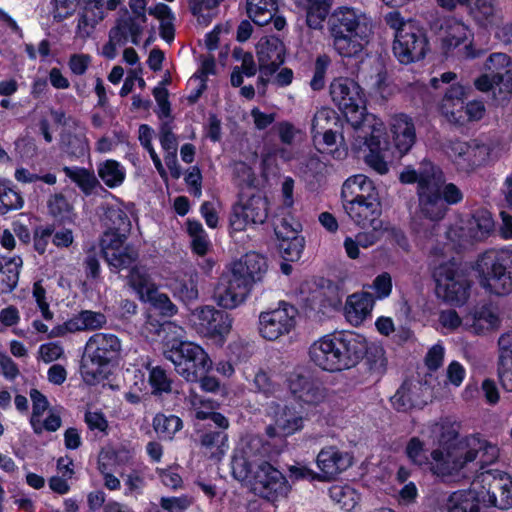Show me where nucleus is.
<instances>
[{
    "label": "nucleus",
    "mask_w": 512,
    "mask_h": 512,
    "mask_svg": "<svg viewBox=\"0 0 512 512\" xmlns=\"http://www.w3.org/2000/svg\"><path fill=\"white\" fill-rule=\"evenodd\" d=\"M421 434L435 445L427 470L443 482L459 478L470 463L484 470L500 456L499 447L484 438L470 435L458 439V431L447 419L427 423Z\"/></svg>",
    "instance_id": "obj_1"
},
{
    "label": "nucleus",
    "mask_w": 512,
    "mask_h": 512,
    "mask_svg": "<svg viewBox=\"0 0 512 512\" xmlns=\"http://www.w3.org/2000/svg\"><path fill=\"white\" fill-rule=\"evenodd\" d=\"M269 441L248 434L238 442L231 461L232 474L239 481H248L253 492L274 502L286 497L289 486L284 475L266 459L278 454Z\"/></svg>",
    "instance_id": "obj_2"
},
{
    "label": "nucleus",
    "mask_w": 512,
    "mask_h": 512,
    "mask_svg": "<svg viewBox=\"0 0 512 512\" xmlns=\"http://www.w3.org/2000/svg\"><path fill=\"white\" fill-rule=\"evenodd\" d=\"M402 183H417L418 206L413 218V226L417 232H421V219L430 222L442 220L448 210L441 197V185L444 183V175L441 169L431 161L424 159L419 168H406L400 174Z\"/></svg>",
    "instance_id": "obj_3"
},
{
    "label": "nucleus",
    "mask_w": 512,
    "mask_h": 512,
    "mask_svg": "<svg viewBox=\"0 0 512 512\" xmlns=\"http://www.w3.org/2000/svg\"><path fill=\"white\" fill-rule=\"evenodd\" d=\"M334 50L342 57H356L373 34L372 19L359 9L337 7L327 21Z\"/></svg>",
    "instance_id": "obj_4"
},
{
    "label": "nucleus",
    "mask_w": 512,
    "mask_h": 512,
    "mask_svg": "<svg viewBox=\"0 0 512 512\" xmlns=\"http://www.w3.org/2000/svg\"><path fill=\"white\" fill-rule=\"evenodd\" d=\"M367 350L365 337L356 333L327 334L309 348L313 363L327 371H342L355 367Z\"/></svg>",
    "instance_id": "obj_5"
},
{
    "label": "nucleus",
    "mask_w": 512,
    "mask_h": 512,
    "mask_svg": "<svg viewBox=\"0 0 512 512\" xmlns=\"http://www.w3.org/2000/svg\"><path fill=\"white\" fill-rule=\"evenodd\" d=\"M473 270L486 293L494 296L512 293V249L486 250L477 257Z\"/></svg>",
    "instance_id": "obj_6"
},
{
    "label": "nucleus",
    "mask_w": 512,
    "mask_h": 512,
    "mask_svg": "<svg viewBox=\"0 0 512 512\" xmlns=\"http://www.w3.org/2000/svg\"><path fill=\"white\" fill-rule=\"evenodd\" d=\"M120 339L112 333H95L87 341L81 364V375L88 384L103 378L104 369L121 353Z\"/></svg>",
    "instance_id": "obj_7"
},
{
    "label": "nucleus",
    "mask_w": 512,
    "mask_h": 512,
    "mask_svg": "<svg viewBox=\"0 0 512 512\" xmlns=\"http://www.w3.org/2000/svg\"><path fill=\"white\" fill-rule=\"evenodd\" d=\"M385 22L394 30L393 54L400 63L410 64L424 58L427 38L413 21L404 20L399 12H390Z\"/></svg>",
    "instance_id": "obj_8"
},
{
    "label": "nucleus",
    "mask_w": 512,
    "mask_h": 512,
    "mask_svg": "<svg viewBox=\"0 0 512 512\" xmlns=\"http://www.w3.org/2000/svg\"><path fill=\"white\" fill-rule=\"evenodd\" d=\"M165 359L172 362L177 374L187 382L195 383L212 368L207 352L193 342L181 341L164 349Z\"/></svg>",
    "instance_id": "obj_9"
},
{
    "label": "nucleus",
    "mask_w": 512,
    "mask_h": 512,
    "mask_svg": "<svg viewBox=\"0 0 512 512\" xmlns=\"http://www.w3.org/2000/svg\"><path fill=\"white\" fill-rule=\"evenodd\" d=\"M436 294L452 306H463L470 297L471 281L455 261L441 263L434 269Z\"/></svg>",
    "instance_id": "obj_10"
},
{
    "label": "nucleus",
    "mask_w": 512,
    "mask_h": 512,
    "mask_svg": "<svg viewBox=\"0 0 512 512\" xmlns=\"http://www.w3.org/2000/svg\"><path fill=\"white\" fill-rule=\"evenodd\" d=\"M330 95L354 130L363 126L365 118L374 117L365 114L364 95L355 81L343 77L334 79L330 84Z\"/></svg>",
    "instance_id": "obj_11"
},
{
    "label": "nucleus",
    "mask_w": 512,
    "mask_h": 512,
    "mask_svg": "<svg viewBox=\"0 0 512 512\" xmlns=\"http://www.w3.org/2000/svg\"><path fill=\"white\" fill-rule=\"evenodd\" d=\"M384 124L382 121L375 117H368L364 119L363 126L355 131V142L353 146L355 149H361L366 146L369 150L365 155L366 164L376 171L378 174H386L389 170L387 162L381 154L382 136L384 133Z\"/></svg>",
    "instance_id": "obj_12"
},
{
    "label": "nucleus",
    "mask_w": 512,
    "mask_h": 512,
    "mask_svg": "<svg viewBox=\"0 0 512 512\" xmlns=\"http://www.w3.org/2000/svg\"><path fill=\"white\" fill-rule=\"evenodd\" d=\"M484 73L474 79L475 88L487 93L499 86L512 92V58L503 52L491 53L483 64Z\"/></svg>",
    "instance_id": "obj_13"
},
{
    "label": "nucleus",
    "mask_w": 512,
    "mask_h": 512,
    "mask_svg": "<svg viewBox=\"0 0 512 512\" xmlns=\"http://www.w3.org/2000/svg\"><path fill=\"white\" fill-rule=\"evenodd\" d=\"M297 316L298 310L295 306L281 301L278 307L260 313V335L266 340L276 341L290 334L296 327Z\"/></svg>",
    "instance_id": "obj_14"
},
{
    "label": "nucleus",
    "mask_w": 512,
    "mask_h": 512,
    "mask_svg": "<svg viewBox=\"0 0 512 512\" xmlns=\"http://www.w3.org/2000/svg\"><path fill=\"white\" fill-rule=\"evenodd\" d=\"M256 54L260 71L258 81L265 86L284 63L285 46L279 38L265 36L257 43Z\"/></svg>",
    "instance_id": "obj_15"
},
{
    "label": "nucleus",
    "mask_w": 512,
    "mask_h": 512,
    "mask_svg": "<svg viewBox=\"0 0 512 512\" xmlns=\"http://www.w3.org/2000/svg\"><path fill=\"white\" fill-rule=\"evenodd\" d=\"M191 322L196 331L207 337L224 339L231 330L232 319L224 312L205 306L192 312Z\"/></svg>",
    "instance_id": "obj_16"
},
{
    "label": "nucleus",
    "mask_w": 512,
    "mask_h": 512,
    "mask_svg": "<svg viewBox=\"0 0 512 512\" xmlns=\"http://www.w3.org/2000/svg\"><path fill=\"white\" fill-rule=\"evenodd\" d=\"M353 463L352 455L337 446L323 447L317 457L316 464L320 471L319 480L331 481L346 471Z\"/></svg>",
    "instance_id": "obj_17"
},
{
    "label": "nucleus",
    "mask_w": 512,
    "mask_h": 512,
    "mask_svg": "<svg viewBox=\"0 0 512 512\" xmlns=\"http://www.w3.org/2000/svg\"><path fill=\"white\" fill-rule=\"evenodd\" d=\"M268 217V201L258 194L234 207L231 225L235 230H243L247 224H262Z\"/></svg>",
    "instance_id": "obj_18"
},
{
    "label": "nucleus",
    "mask_w": 512,
    "mask_h": 512,
    "mask_svg": "<svg viewBox=\"0 0 512 512\" xmlns=\"http://www.w3.org/2000/svg\"><path fill=\"white\" fill-rule=\"evenodd\" d=\"M287 385L294 398L303 404L317 406L327 399L326 388L308 376L291 373Z\"/></svg>",
    "instance_id": "obj_19"
},
{
    "label": "nucleus",
    "mask_w": 512,
    "mask_h": 512,
    "mask_svg": "<svg viewBox=\"0 0 512 512\" xmlns=\"http://www.w3.org/2000/svg\"><path fill=\"white\" fill-rule=\"evenodd\" d=\"M429 388L420 382L405 381L398 388L390 401L394 409L407 412L414 408H422L428 403Z\"/></svg>",
    "instance_id": "obj_20"
},
{
    "label": "nucleus",
    "mask_w": 512,
    "mask_h": 512,
    "mask_svg": "<svg viewBox=\"0 0 512 512\" xmlns=\"http://www.w3.org/2000/svg\"><path fill=\"white\" fill-rule=\"evenodd\" d=\"M249 289L247 282L231 270V275L216 287L214 297L219 306L233 309L245 300Z\"/></svg>",
    "instance_id": "obj_21"
},
{
    "label": "nucleus",
    "mask_w": 512,
    "mask_h": 512,
    "mask_svg": "<svg viewBox=\"0 0 512 512\" xmlns=\"http://www.w3.org/2000/svg\"><path fill=\"white\" fill-rule=\"evenodd\" d=\"M493 476V482L489 484L487 502L501 510L512 508V482L507 474L499 470H487L481 473L482 482Z\"/></svg>",
    "instance_id": "obj_22"
},
{
    "label": "nucleus",
    "mask_w": 512,
    "mask_h": 512,
    "mask_svg": "<svg viewBox=\"0 0 512 512\" xmlns=\"http://www.w3.org/2000/svg\"><path fill=\"white\" fill-rule=\"evenodd\" d=\"M389 131L395 148L407 153L416 141V130L413 119L404 113L393 115L389 120Z\"/></svg>",
    "instance_id": "obj_23"
},
{
    "label": "nucleus",
    "mask_w": 512,
    "mask_h": 512,
    "mask_svg": "<svg viewBox=\"0 0 512 512\" xmlns=\"http://www.w3.org/2000/svg\"><path fill=\"white\" fill-rule=\"evenodd\" d=\"M232 270L238 277L243 278L251 288L254 283L261 282L264 279L268 272V263L263 255L248 252L233 264Z\"/></svg>",
    "instance_id": "obj_24"
},
{
    "label": "nucleus",
    "mask_w": 512,
    "mask_h": 512,
    "mask_svg": "<svg viewBox=\"0 0 512 512\" xmlns=\"http://www.w3.org/2000/svg\"><path fill=\"white\" fill-rule=\"evenodd\" d=\"M501 156L500 144L495 141L478 142L469 144L467 161L464 172H472L477 168L495 163Z\"/></svg>",
    "instance_id": "obj_25"
},
{
    "label": "nucleus",
    "mask_w": 512,
    "mask_h": 512,
    "mask_svg": "<svg viewBox=\"0 0 512 512\" xmlns=\"http://www.w3.org/2000/svg\"><path fill=\"white\" fill-rule=\"evenodd\" d=\"M468 96V89L461 84L450 86L440 105V110L448 122L463 126L464 100Z\"/></svg>",
    "instance_id": "obj_26"
},
{
    "label": "nucleus",
    "mask_w": 512,
    "mask_h": 512,
    "mask_svg": "<svg viewBox=\"0 0 512 512\" xmlns=\"http://www.w3.org/2000/svg\"><path fill=\"white\" fill-rule=\"evenodd\" d=\"M343 207L351 220L359 226L366 227L368 224L381 222L377 219L380 210L376 197L362 200L349 199L343 203Z\"/></svg>",
    "instance_id": "obj_27"
},
{
    "label": "nucleus",
    "mask_w": 512,
    "mask_h": 512,
    "mask_svg": "<svg viewBox=\"0 0 512 512\" xmlns=\"http://www.w3.org/2000/svg\"><path fill=\"white\" fill-rule=\"evenodd\" d=\"M269 409V414L283 436H291L304 428L305 418L295 407L272 403Z\"/></svg>",
    "instance_id": "obj_28"
},
{
    "label": "nucleus",
    "mask_w": 512,
    "mask_h": 512,
    "mask_svg": "<svg viewBox=\"0 0 512 512\" xmlns=\"http://www.w3.org/2000/svg\"><path fill=\"white\" fill-rule=\"evenodd\" d=\"M467 12L473 21L482 28H490L501 20L497 0H468Z\"/></svg>",
    "instance_id": "obj_29"
},
{
    "label": "nucleus",
    "mask_w": 512,
    "mask_h": 512,
    "mask_svg": "<svg viewBox=\"0 0 512 512\" xmlns=\"http://www.w3.org/2000/svg\"><path fill=\"white\" fill-rule=\"evenodd\" d=\"M145 23L135 17H130V14L126 12L116 20L110 31L112 37L117 41L120 40L124 45L128 42L138 45L144 32Z\"/></svg>",
    "instance_id": "obj_30"
},
{
    "label": "nucleus",
    "mask_w": 512,
    "mask_h": 512,
    "mask_svg": "<svg viewBox=\"0 0 512 512\" xmlns=\"http://www.w3.org/2000/svg\"><path fill=\"white\" fill-rule=\"evenodd\" d=\"M498 346V377L502 387L512 392V331L500 336Z\"/></svg>",
    "instance_id": "obj_31"
},
{
    "label": "nucleus",
    "mask_w": 512,
    "mask_h": 512,
    "mask_svg": "<svg viewBox=\"0 0 512 512\" xmlns=\"http://www.w3.org/2000/svg\"><path fill=\"white\" fill-rule=\"evenodd\" d=\"M374 299L369 293H355L347 298L345 316L354 326L360 325L371 313Z\"/></svg>",
    "instance_id": "obj_32"
},
{
    "label": "nucleus",
    "mask_w": 512,
    "mask_h": 512,
    "mask_svg": "<svg viewBox=\"0 0 512 512\" xmlns=\"http://www.w3.org/2000/svg\"><path fill=\"white\" fill-rule=\"evenodd\" d=\"M471 37V29L462 20L454 17L444 19L441 25V39L445 47L448 49L456 48Z\"/></svg>",
    "instance_id": "obj_33"
},
{
    "label": "nucleus",
    "mask_w": 512,
    "mask_h": 512,
    "mask_svg": "<svg viewBox=\"0 0 512 512\" xmlns=\"http://www.w3.org/2000/svg\"><path fill=\"white\" fill-rule=\"evenodd\" d=\"M106 17L104 3L102 4H84L82 11L78 15L76 34L80 38L89 37L95 27Z\"/></svg>",
    "instance_id": "obj_34"
},
{
    "label": "nucleus",
    "mask_w": 512,
    "mask_h": 512,
    "mask_svg": "<svg viewBox=\"0 0 512 512\" xmlns=\"http://www.w3.org/2000/svg\"><path fill=\"white\" fill-rule=\"evenodd\" d=\"M446 508L448 512H485L478 493L473 489L451 493L447 499Z\"/></svg>",
    "instance_id": "obj_35"
},
{
    "label": "nucleus",
    "mask_w": 512,
    "mask_h": 512,
    "mask_svg": "<svg viewBox=\"0 0 512 512\" xmlns=\"http://www.w3.org/2000/svg\"><path fill=\"white\" fill-rule=\"evenodd\" d=\"M341 196L343 203L349 199L362 200L374 196V185L367 176L357 174L349 177L342 186Z\"/></svg>",
    "instance_id": "obj_36"
},
{
    "label": "nucleus",
    "mask_w": 512,
    "mask_h": 512,
    "mask_svg": "<svg viewBox=\"0 0 512 512\" xmlns=\"http://www.w3.org/2000/svg\"><path fill=\"white\" fill-rule=\"evenodd\" d=\"M464 224L469 241L484 240L490 235L494 228L492 215L486 210L476 211Z\"/></svg>",
    "instance_id": "obj_37"
},
{
    "label": "nucleus",
    "mask_w": 512,
    "mask_h": 512,
    "mask_svg": "<svg viewBox=\"0 0 512 512\" xmlns=\"http://www.w3.org/2000/svg\"><path fill=\"white\" fill-rule=\"evenodd\" d=\"M499 323L497 313L491 307L483 306L472 314L471 323L467 321L464 327L475 334H483L497 328Z\"/></svg>",
    "instance_id": "obj_38"
},
{
    "label": "nucleus",
    "mask_w": 512,
    "mask_h": 512,
    "mask_svg": "<svg viewBox=\"0 0 512 512\" xmlns=\"http://www.w3.org/2000/svg\"><path fill=\"white\" fill-rule=\"evenodd\" d=\"M127 281L141 301H144L157 288L147 269L142 266L133 267L129 272Z\"/></svg>",
    "instance_id": "obj_39"
},
{
    "label": "nucleus",
    "mask_w": 512,
    "mask_h": 512,
    "mask_svg": "<svg viewBox=\"0 0 512 512\" xmlns=\"http://www.w3.org/2000/svg\"><path fill=\"white\" fill-rule=\"evenodd\" d=\"M23 260L20 256L3 258L0 265V283L2 292H11L15 289L19 281L20 270Z\"/></svg>",
    "instance_id": "obj_40"
},
{
    "label": "nucleus",
    "mask_w": 512,
    "mask_h": 512,
    "mask_svg": "<svg viewBox=\"0 0 512 512\" xmlns=\"http://www.w3.org/2000/svg\"><path fill=\"white\" fill-rule=\"evenodd\" d=\"M249 17L259 26L268 24L277 11L276 0H247Z\"/></svg>",
    "instance_id": "obj_41"
},
{
    "label": "nucleus",
    "mask_w": 512,
    "mask_h": 512,
    "mask_svg": "<svg viewBox=\"0 0 512 512\" xmlns=\"http://www.w3.org/2000/svg\"><path fill=\"white\" fill-rule=\"evenodd\" d=\"M201 447L205 455L219 460L228 449L227 434L222 431L205 433L201 437Z\"/></svg>",
    "instance_id": "obj_42"
},
{
    "label": "nucleus",
    "mask_w": 512,
    "mask_h": 512,
    "mask_svg": "<svg viewBox=\"0 0 512 512\" xmlns=\"http://www.w3.org/2000/svg\"><path fill=\"white\" fill-rule=\"evenodd\" d=\"M97 173L99 178L109 188L120 186L126 176L124 167L119 162L112 159L99 163Z\"/></svg>",
    "instance_id": "obj_43"
},
{
    "label": "nucleus",
    "mask_w": 512,
    "mask_h": 512,
    "mask_svg": "<svg viewBox=\"0 0 512 512\" xmlns=\"http://www.w3.org/2000/svg\"><path fill=\"white\" fill-rule=\"evenodd\" d=\"M63 172L86 195L91 194L96 186L99 185V181L94 173L85 168L65 166L63 168Z\"/></svg>",
    "instance_id": "obj_44"
},
{
    "label": "nucleus",
    "mask_w": 512,
    "mask_h": 512,
    "mask_svg": "<svg viewBox=\"0 0 512 512\" xmlns=\"http://www.w3.org/2000/svg\"><path fill=\"white\" fill-rule=\"evenodd\" d=\"M330 9V0H308L306 23L309 28L319 30L323 28Z\"/></svg>",
    "instance_id": "obj_45"
},
{
    "label": "nucleus",
    "mask_w": 512,
    "mask_h": 512,
    "mask_svg": "<svg viewBox=\"0 0 512 512\" xmlns=\"http://www.w3.org/2000/svg\"><path fill=\"white\" fill-rule=\"evenodd\" d=\"M24 200L9 181L0 180V215L23 207Z\"/></svg>",
    "instance_id": "obj_46"
},
{
    "label": "nucleus",
    "mask_w": 512,
    "mask_h": 512,
    "mask_svg": "<svg viewBox=\"0 0 512 512\" xmlns=\"http://www.w3.org/2000/svg\"><path fill=\"white\" fill-rule=\"evenodd\" d=\"M47 208L49 214L57 220L71 221L73 218V207L61 193L53 194L48 198Z\"/></svg>",
    "instance_id": "obj_47"
},
{
    "label": "nucleus",
    "mask_w": 512,
    "mask_h": 512,
    "mask_svg": "<svg viewBox=\"0 0 512 512\" xmlns=\"http://www.w3.org/2000/svg\"><path fill=\"white\" fill-rule=\"evenodd\" d=\"M153 428L162 439H172L173 435L182 428L178 416L157 414L153 419Z\"/></svg>",
    "instance_id": "obj_48"
},
{
    "label": "nucleus",
    "mask_w": 512,
    "mask_h": 512,
    "mask_svg": "<svg viewBox=\"0 0 512 512\" xmlns=\"http://www.w3.org/2000/svg\"><path fill=\"white\" fill-rule=\"evenodd\" d=\"M331 498L345 511H351L358 504L360 497L349 486H334L330 489Z\"/></svg>",
    "instance_id": "obj_49"
},
{
    "label": "nucleus",
    "mask_w": 512,
    "mask_h": 512,
    "mask_svg": "<svg viewBox=\"0 0 512 512\" xmlns=\"http://www.w3.org/2000/svg\"><path fill=\"white\" fill-rule=\"evenodd\" d=\"M187 231L191 237L193 251L198 255H205L209 249L210 242L201 223L189 220L187 222Z\"/></svg>",
    "instance_id": "obj_50"
},
{
    "label": "nucleus",
    "mask_w": 512,
    "mask_h": 512,
    "mask_svg": "<svg viewBox=\"0 0 512 512\" xmlns=\"http://www.w3.org/2000/svg\"><path fill=\"white\" fill-rule=\"evenodd\" d=\"M336 122L337 117L333 109L328 107L320 108L312 119L311 132L313 138L316 139L318 135H321L322 131L332 129Z\"/></svg>",
    "instance_id": "obj_51"
},
{
    "label": "nucleus",
    "mask_w": 512,
    "mask_h": 512,
    "mask_svg": "<svg viewBox=\"0 0 512 512\" xmlns=\"http://www.w3.org/2000/svg\"><path fill=\"white\" fill-rule=\"evenodd\" d=\"M105 219L108 221L107 231L125 233L130 228V220L126 212L118 206H110L105 211Z\"/></svg>",
    "instance_id": "obj_52"
},
{
    "label": "nucleus",
    "mask_w": 512,
    "mask_h": 512,
    "mask_svg": "<svg viewBox=\"0 0 512 512\" xmlns=\"http://www.w3.org/2000/svg\"><path fill=\"white\" fill-rule=\"evenodd\" d=\"M405 454L413 464L428 467L429 456L426 455L424 442L418 437H412L407 442Z\"/></svg>",
    "instance_id": "obj_53"
},
{
    "label": "nucleus",
    "mask_w": 512,
    "mask_h": 512,
    "mask_svg": "<svg viewBox=\"0 0 512 512\" xmlns=\"http://www.w3.org/2000/svg\"><path fill=\"white\" fill-rule=\"evenodd\" d=\"M30 398L32 401V414L30 417V424L32 428L40 430V419L43 417L44 412L49 407V402L44 394L37 389L30 390Z\"/></svg>",
    "instance_id": "obj_54"
},
{
    "label": "nucleus",
    "mask_w": 512,
    "mask_h": 512,
    "mask_svg": "<svg viewBox=\"0 0 512 512\" xmlns=\"http://www.w3.org/2000/svg\"><path fill=\"white\" fill-rule=\"evenodd\" d=\"M365 354L367 355L370 370L377 375H382L387 367V358L383 347L376 344H371L370 346L367 344Z\"/></svg>",
    "instance_id": "obj_55"
},
{
    "label": "nucleus",
    "mask_w": 512,
    "mask_h": 512,
    "mask_svg": "<svg viewBox=\"0 0 512 512\" xmlns=\"http://www.w3.org/2000/svg\"><path fill=\"white\" fill-rule=\"evenodd\" d=\"M159 139L163 150L166 152V164L169 165L170 159L175 162L177 156L178 140L176 135L172 132L169 124L165 123L161 126Z\"/></svg>",
    "instance_id": "obj_56"
},
{
    "label": "nucleus",
    "mask_w": 512,
    "mask_h": 512,
    "mask_svg": "<svg viewBox=\"0 0 512 512\" xmlns=\"http://www.w3.org/2000/svg\"><path fill=\"white\" fill-rule=\"evenodd\" d=\"M305 246L303 237H294V239L282 240L279 242V252L286 261H297L300 259Z\"/></svg>",
    "instance_id": "obj_57"
},
{
    "label": "nucleus",
    "mask_w": 512,
    "mask_h": 512,
    "mask_svg": "<svg viewBox=\"0 0 512 512\" xmlns=\"http://www.w3.org/2000/svg\"><path fill=\"white\" fill-rule=\"evenodd\" d=\"M80 0H50L51 14L56 22H62L76 12Z\"/></svg>",
    "instance_id": "obj_58"
},
{
    "label": "nucleus",
    "mask_w": 512,
    "mask_h": 512,
    "mask_svg": "<svg viewBox=\"0 0 512 512\" xmlns=\"http://www.w3.org/2000/svg\"><path fill=\"white\" fill-rule=\"evenodd\" d=\"M149 383L153 394H162L171 392L172 380L166 371L160 366L153 367L149 373Z\"/></svg>",
    "instance_id": "obj_59"
},
{
    "label": "nucleus",
    "mask_w": 512,
    "mask_h": 512,
    "mask_svg": "<svg viewBox=\"0 0 512 512\" xmlns=\"http://www.w3.org/2000/svg\"><path fill=\"white\" fill-rule=\"evenodd\" d=\"M172 288L174 294L183 301H192L198 297L196 281L192 275L175 280Z\"/></svg>",
    "instance_id": "obj_60"
},
{
    "label": "nucleus",
    "mask_w": 512,
    "mask_h": 512,
    "mask_svg": "<svg viewBox=\"0 0 512 512\" xmlns=\"http://www.w3.org/2000/svg\"><path fill=\"white\" fill-rule=\"evenodd\" d=\"M143 302L150 303L155 309L159 310L163 316L170 317L177 313V307L166 294L158 290V287L154 289L151 295L147 296Z\"/></svg>",
    "instance_id": "obj_61"
},
{
    "label": "nucleus",
    "mask_w": 512,
    "mask_h": 512,
    "mask_svg": "<svg viewBox=\"0 0 512 512\" xmlns=\"http://www.w3.org/2000/svg\"><path fill=\"white\" fill-rule=\"evenodd\" d=\"M125 240V233L106 231L101 238V248L104 257L114 260V252L124 245Z\"/></svg>",
    "instance_id": "obj_62"
},
{
    "label": "nucleus",
    "mask_w": 512,
    "mask_h": 512,
    "mask_svg": "<svg viewBox=\"0 0 512 512\" xmlns=\"http://www.w3.org/2000/svg\"><path fill=\"white\" fill-rule=\"evenodd\" d=\"M469 144L462 141H451L446 146L447 155L461 171L465 170L464 163L467 161Z\"/></svg>",
    "instance_id": "obj_63"
},
{
    "label": "nucleus",
    "mask_w": 512,
    "mask_h": 512,
    "mask_svg": "<svg viewBox=\"0 0 512 512\" xmlns=\"http://www.w3.org/2000/svg\"><path fill=\"white\" fill-rule=\"evenodd\" d=\"M65 145L66 151L74 157H82L89 151L88 140L84 133L67 135Z\"/></svg>",
    "instance_id": "obj_64"
}]
</instances>
